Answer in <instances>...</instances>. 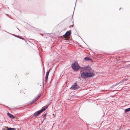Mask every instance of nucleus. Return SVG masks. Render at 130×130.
<instances>
[{
    "mask_svg": "<svg viewBox=\"0 0 130 130\" xmlns=\"http://www.w3.org/2000/svg\"><path fill=\"white\" fill-rule=\"evenodd\" d=\"M7 130H16V129L15 128H8L7 129Z\"/></svg>",
    "mask_w": 130,
    "mask_h": 130,
    "instance_id": "9b49d317",
    "label": "nucleus"
},
{
    "mask_svg": "<svg viewBox=\"0 0 130 130\" xmlns=\"http://www.w3.org/2000/svg\"><path fill=\"white\" fill-rule=\"evenodd\" d=\"M46 116V113L44 115V116H43V117L44 118L43 120H44L45 119Z\"/></svg>",
    "mask_w": 130,
    "mask_h": 130,
    "instance_id": "ddd939ff",
    "label": "nucleus"
},
{
    "mask_svg": "<svg viewBox=\"0 0 130 130\" xmlns=\"http://www.w3.org/2000/svg\"><path fill=\"white\" fill-rule=\"evenodd\" d=\"M7 114L8 116H9L10 118L12 119H14V117L10 113H7Z\"/></svg>",
    "mask_w": 130,
    "mask_h": 130,
    "instance_id": "6e6552de",
    "label": "nucleus"
},
{
    "mask_svg": "<svg viewBox=\"0 0 130 130\" xmlns=\"http://www.w3.org/2000/svg\"><path fill=\"white\" fill-rule=\"evenodd\" d=\"M71 34V31H69L66 32V34L63 36V37L65 39L64 40H68L67 38L68 36H69Z\"/></svg>",
    "mask_w": 130,
    "mask_h": 130,
    "instance_id": "20e7f679",
    "label": "nucleus"
},
{
    "mask_svg": "<svg viewBox=\"0 0 130 130\" xmlns=\"http://www.w3.org/2000/svg\"><path fill=\"white\" fill-rule=\"evenodd\" d=\"M84 59L85 60H91L92 61V60L88 57H86L84 58Z\"/></svg>",
    "mask_w": 130,
    "mask_h": 130,
    "instance_id": "9d476101",
    "label": "nucleus"
},
{
    "mask_svg": "<svg viewBox=\"0 0 130 130\" xmlns=\"http://www.w3.org/2000/svg\"><path fill=\"white\" fill-rule=\"evenodd\" d=\"M78 88V86L77 85L76 83H75L73 85L72 87L70 88L71 89H74V90H76Z\"/></svg>",
    "mask_w": 130,
    "mask_h": 130,
    "instance_id": "423d86ee",
    "label": "nucleus"
},
{
    "mask_svg": "<svg viewBox=\"0 0 130 130\" xmlns=\"http://www.w3.org/2000/svg\"><path fill=\"white\" fill-rule=\"evenodd\" d=\"M91 69V68L89 66H86L84 68H81V70L82 71H89Z\"/></svg>",
    "mask_w": 130,
    "mask_h": 130,
    "instance_id": "39448f33",
    "label": "nucleus"
},
{
    "mask_svg": "<svg viewBox=\"0 0 130 130\" xmlns=\"http://www.w3.org/2000/svg\"><path fill=\"white\" fill-rule=\"evenodd\" d=\"M47 107H44L42 108V109L39 111H38L36 112H35L34 114V115L35 117H37L39 115L40 113H41L45 111L46 109L47 108Z\"/></svg>",
    "mask_w": 130,
    "mask_h": 130,
    "instance_id": "7ed1b4c3",
    "label": "nucleus"
},
{
    "mask_svg": "<svg viewBox=\"0 0 130 130\" xmlns=\"http://www.w3.org/2000/svg\"><path fill=\"white\" fill-rule=\"evenodd\" d=\"M40 95H38L37 97L35 99V100H34L32 102V103H33L35 102H36L40 98Z\"/></svg>",
    "mask_w": 130,
    "mask_h": 130,
    "instance_id": "1a4fd4ad",
    "label": "nucleus"
},
{
    "mask_svg": "<svg viewBox=\"0 0 130 130\" xmlns=\"http://www.w3.org/2000/svg\"><path fill=\"white\" fill-rule=\"evenodd\" d=\"M130 111V108L125 109V112H127Z\"/></svg>",
    "mask_w": 130,
    "mask_h": 130,
    "instance_id": "f8f14e48",
    "label": "nucleus"
},
{
    "mask_svg": "<svg viewBox=\"0 0 130 130\" xmlns=\"http://www.w3.org/2000/svg\"><path fill=\"white\" fill-rule=\"evenodd\" d=\"M72 67L73 69L75 71H77L80 68L78 63L77 62L74 63L72 65Z\"/></svg>",
    "mask_w": 130,
    "mask_h": 130,
    "instance_id": "f03ea898",
    "label": "nucleus"
},
{
    "mask_svg": "<svg viewBox=\"0 0 130 130\" xmlns=\"http://www.w3.org/2000/svg\"><path fill=\"white\" fill-rule=\"evenodd\" d=\"M94 73L92 72L90 73L83 72L81 73V76L82 78H86L92 77L94 76Z\"/></svg>",
    "mask_w": 130,
    "mask_h": 130,
    "instance_id": "f257e3e1",
    "label": "nucleus"
},
{
    "mask_svg": "<svg viewBox=\"0 0 130 130\" xmlns=\"http://www.w3.org/2000/svg\"><path fill=\"white\" fill-rule=\"evenodd\" d=\"M50 69L49 70V71L46 72V75L45 77V81H47L48 79V75H49V73L50 72Z\"/></svg>",
    "mask_w": 130,
    "mask_h": 130,
    "instance_id": "0eeeda50",
    "label": "nucleus"
},
{
    "mask_svg": "<svg viewBox=\"0 0 130 130\" xmlns=\"http://www.w3.org/2000/svg\"><path fill=\"white\" fill-rule=\"evenodd\" d=\"M53 115H54V114H53Z\"/></svg>",
    "mask_w": 130,
    "mask_h": 130,
    "instance_id": "2eb2a0df",
    "label": "nucleus"
},
{
    "mask_svg": "<svg viewBox=\"0 0 130 130\" xmlns=\"http://www.w3.org/2000/svg\"><path fill=\"white\" fill-rule=\"evenodd\" d=\"M29 74V73L28 72H27V73H26V74H25V75L28 74Z\"/></svg>",
    "mask_w": 130,
    "mask_h": 130,
    "instance_id": "4468645a",
    "label": "nucleus"
}]
</instances>
